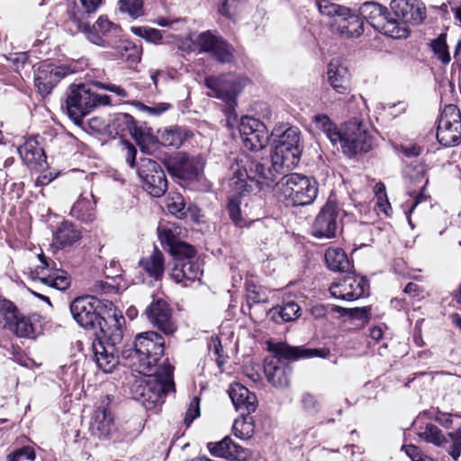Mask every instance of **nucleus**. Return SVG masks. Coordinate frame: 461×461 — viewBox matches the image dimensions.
<instances>
[{"label":"nucleus","instance_id":"obj_33","mask_svg":"<svg viewBox=\"0 0 461 461\" xmlns=\"http://www.w3.org/2000/svg\"><path fill=\"white\" fill-rule=\"evenodd\" d=\"M193 133L185 128L172 126L159 132V140L163 146L175 149L180 148L185 141L192 138Z\"/></svg>","mask_w":461,"mask_h":461},{"label":"nucleus","instance_id":"obj_41","mask_svg":"<svg viewBox=\"0 0 461 461\" xmlns=\"http://www.w3.org/2000/svg\"><path fill=\"white\" fill-rule=\"evenodd\" d=\"M231 192L232 196L229 198L227 204L229 218L237 227L242 228L247 225V220L242 216L240 198L245 194H240L232 190Z\"/></svg>","mask_w":461,"mask_h":461},{"label":"nucleus","instance_id":"obj_9","mask_svg":"<svg viewBox=\"0 0 461 461\" xmlns=\"http://www.w3.org/2000/svg\"><path fill=\"white\" fill-rule=\"evenodd\" d=\"M107 127L110 134L131 136L143 153L153 154L158 149L159 141L153 136L152 130L137 122L130 113L113 114Z\"/></svg>","mask_w":461,"mask_h":461},{"label":"nucleus","instance_id":"obj_12","mask_svg":"<svg viewBox=\"0 0 461 461\" xmlns=\"http://www.w3.org/2000/svg\"><path fill=\"white\" fill-rule=\"evenodd\" d=\"M137 174L143 188L153 197H161L167 190L168 183L161 165L149 158H140Z\"/></svg>","mask_w":461,"mask_h":461},{"label":"nucleus","instance_id":"obj_11","mask_svg":"<svg viewBox=\"0 0 461 461\" xmlns=\"http://www.w3.org/2000/svg\"><path fill=\"white\" fill-rule=\"evenodd\" d=\"M193 44L199 53L209 54L218 63L230 64L234 60V48L217 31L200 32Z\"/></svg>","mask_w":461,"mask_h":461},{"label":"nucleus","instance_id":"obj_57","mask_svg":"<svg viewBox=\"0 0 461 461\" xmlns=\"http://www.w3.org/2000/svg\"><path fill=\"white\" fill-rule=\"evenodd\" d=\"M449 436L452 438V443L449 446L448 453L453 459L456 460L461 455V431L449 433Z\"/></svg>","mask_w":461,"mask_h":461},{"label":"nucleus","instance_id":"obj_59","mask_svg":"<svg viewBox=\"0 0 461 461\" xmlns=\"http://www.w3.org/2000/svg\"><path fill=\"white\" fill-rule=\"evenodd\" d=\"M122 144L124 146L125 149V159L126 162L129 164L131 167H135L138 166L136 164V155H137V149L128 140H123Z\"/></svg>","mask_w":461,"mask_h":461},{"label":"nucleus","instance_id":"obj_3","mask_svg":"<svg viewBox=\"0 0 461 461\" xmlns=\"http://www.w3.org/2000/svg\"><path fill=\"white\" fill-rule=\"evenodd\" d=\"M230 168L233 174L229 179V186L240 194L251 193L254 185L258 189L271 187L282 169L275 167L272 159L258 158L249 154L239 156L235 166Z\"/></svg>","mask_w":461,"mask_h":461},{"label":"nucleus","instance_id":"obj_13","mask_svg":"<svg viewBox=\"0 0 461 461\" xmlns=\"http://www.w3.org/2000/svg\"><path fill=\"white\" fill-rule=\"evenodd\" d=\"M0 318L4 321V329L19 338H34L35 327L32 318L22 314L10 300L0 299Z\"/></svg>","mask_w":461,"mask_h":461},{"label":"nucleus","instance_id":"obj_31","mask_svg":"<svg viewBox=\"0 0 461 461\" xmlns=\"http://www.w3.org/2000/svg\"><path fill=\"white\" fill-rule=\"evenodd\" d=\"M89 195L91 199L81 194L70 211L72 217L85 223L92 222L95 219L96 201L92 193Z\"/></svg>","mask_w":461,"mask_h":461},{"label":"nucleus","instance_id":"obj_56","mask_svg":"<svg viewBox=\"0 0 461 461\" xmlns=\"http://www.w3.org/2000/svg\"><path fill=\"white\" fill-rule=\"evenodd\" d=\"M209 348L212 350L213 354L216 356V363L220 368H222L225 364V359L223 357L222 352L223 348L221 346V342L218 337L212 338L211 344L209 345Z\"/></svg>","mask_w":461,"mask_h":461},{"label":"nucleus","instance_id":"obj_30","mask_svg":"<svg viewBox=\"0 0 461 461\" xmlns=\"http://www.w3.org/2000/svg\"><path fill=\"white\" fill-rule=\"evenodd\" d=\"M139 267L154 281L162 280L165 273V259L163 253L157 248L148 256L141 258Z\"/></svg>","mask_w":461,"mask_h":461},{"label":"nucleus","instance_id":"obj_39","mask_svg":"<svg viewBox=\"0 0 461 461\" xmlns=\"http://www.w3.org/2000/svg\"><path fill=\"white\" fill-rule=\"evenodd\" d=\"M104 1V0H79L80 6L70 14V20L75 23H80L82 20L88 19L103 5Z\"/></svg>","mask_w":461,"mask_h":461},{"label":"nucleus","instance_id":"obj_17","mask_svg":"<svg viewBox=\"0 0 461 461\" xmlns=\"http://www.w3.org/2000/svg\"><path fill=\"white\" fill-rule=\"evenodd\" d=\"M76 72L70 65L57 66L48 60L38 64L34 70V85L41 95L46 96L65 77Z\"/></svg>","mask_w":461,"mask_h":461},{"label":"nucleus","instance_id":"obj_26","mask_svg":"<svg viewBox=\"0 0 461 461\" xmlns=\"http://www.w3.org/2000/svg\"><path fill=\"white\" fill-rule=\"evenodd\" d=\"M205 86L210 90L209 96L222 100L229 106L235 104L238 94V84L225 76L208 77L204 80Z\"/></svg>","mask_w":461,"mask_h":461},{"label":"nucleus","instance_id":"obj_8","mask_svg":"<svg viewBox=\"0 0 461 461\" xmlns=\"http://www.w3.org/2000/svg\"><path fill=\"white\" fill-rule=\"evenodd\" d=\"M274 140L271 158L275 167L291 168L296 166L302 154L301 131L296 126L285 125L275 128L271 133Z\"/></svg>","mask_w":461,"mask_h":461},{"label":"nucleus","instance_id":"obj_32","mask_svg":"<svg viewBox=\"0 0 461 461\" xmlns=\"http://www.w3.org/2000/svg\"><path fill=\"white\" fill-rule=\"evenodd\" d=\"M18 152L28 166L41 165L46 161V155L42 147L39 145L35 139L27 140L18 149Z\"/></svg>","mask_w":461,"mask_h":461},{"label":"nucleus","instance_id":"obj_48","mask_svg":"<svg viewBox=\"0 0 461 461\" xmlns=\"http://www.w3.org/2000/svg\"><path fill=\"white\" fill-rule=\"evenodd\" d=\"M118 6L122 13H126L132 18L144 14L143 0H119Z\"/></svg>","mask_w":461,"mask_h":461},{"label":"nucleus","instance_id":"obj_29","mask_svg":"<svg viewBox=\"0 0 461 461\" xmlns=\"http://www.w3.org/2000/svg\"><path fill=\"white\" fill-rule=\"evenodd\" d=\"M202 274L203 270L198 262L194 259H187L174 263L170 276L176 283H182L185 286H187L188 283L199 280Z\"/></svg>","mask_w":461,"mask_h":461},{"label":"nucleus","instance_id":"obj_27","mask_svg":"<svg viewBox=\"0 0 461 461\" xmlns=\"http://www.w3.org/2000/svg\"><path fill=\"white\" fill-rule=\"evenodd\" d=\"M228 393L235 409L240 412L241 417H249V414L257 410L258 398L256 394L241 384H232Z\"/></svg>","mask_w":461,"mask_h":461},{"label":"nucleus","instance_id":"obj_53","mask_svg":"<svg viewBox=\"0 0 461 461\" xmlns=\"http://www.w3.org/2000/svg\"><path fill=\"white\" fill-rule=\"evenodd\" d=\"M301 404L304 411L310 414H315L319 412L321 405L316 397L310 393H304L301 398Z\"/></svg>","mask_w":461,"mask_h":461},{"label":"nucleus","instance_id":"obj_63","mask_svg":"<svg viewBox=\"0 0 461 461\" xmlns=\"http://www.w3.org/2000/svg\"><path fill=\"white\" fill-rule=\"evenodd\" d=\"M170 108L169 104L161 103L156 106H149V114L153 116H158L162 114L164 112L167 111Z\"/></svg>","mask_w":461,"mask_h":461},{"label":"nucleus","instance_id":"obj_54","mask_svg":"<svg viewBox=\"0 0 461 461\" xmlns=\"http://www.w3.org/2000/svg\"><path fill=\"white\" fill-rule=\"evenodd\" d=\"M244 420L240 422V425L242 426V429H240L238 428L240 421L235 420L232 430L235 435V437L241 438V439H249L251 438V432L252 429H250V421H248L247 419L252 420L250 417H243Z\"/></svg>","mask_w":461,"mask_h":461},{"label":"nucleus","instance_id":"obj_5","mask_svg":"<svg viewBox=\"0 0 461 461\" xmlns=\"http://www.w3.org/2000/svg\"><path fill=\"white\" fill-rule=\"evenodd\" d=\"M122 342L115 346L118 357L116 366L122 360L125 366L142 375L153 372L164 355V338L156 331L140 333L132 342L120 347Z\"/></svg>","mask_w":461,"mask_h":461},{"label":"nucleus","instance_id":"obj_62","mask_svg":"<svg viewBox=\"0 0 461 461\" xmlns=\"http://www.w3.org/2000/svg\"><path fill=\"white\" fill-rule=\"evenodd\" d=\"M421 148L418 145H411V146H401V151L407 157V158H414L418 157L421 153Z\"/></svg>","mask_w":461,"mask_h":461},{"label":"nucleus","instance_id":"obj_51","mask_svg":"<svg viewBox=\"0 0 461 461\" xmlns=\"http://www.w3.org/2000/svg\"><path fill=\"white\" fill-rule=\"evenodd\" d=\"M36 457L34 448L31 446H23L14 448L7 456V461H33Z\"/></svg>","mask_w":461,"mask_h":461},{"label":"nucleus","instance_id":"obj_46","mask_svg":"<svg viewBox=\"0 0 461 461\" xmlns=\"http://www.w3.org/2000/svg\"><path fill=\"white\" fill-rule=\"evenodd\" d=\"M432 50L435 56L443 64H448L450 62V55L448 52V47L446 41V34H440L437 39L433 40L430 43Z\"/></svg>","mask_w":461,"mask_h":461},{"label":"nucleus","instance_id":"obj_25","mask_svg":"<svg viewBox=\"0 0 461 461\" xmlns=\"http://www.w3.org/2000/svg\"><path fill=\"white\" fill-rule=\"evenodd\" d=\"M77 24L90 42L101 47H110L111 43L107 39L108 35L120 31L119 25L112 23L107 17L103 15L93 25L86 23L85 20Z\"/></svg>","mask_w":461,"mask_h":461},{"label":"nucleus","instance_id":"obj_4","mask_svg":"<svg viewBox=\"0 0 461 461\" xmlns=\"http://www.w3.org/2000/svg\"><path fill=\"white\" fill-rule=\"evenodd\" d=\"M269 350L272 355L265 358L264 373L267 381L276 388H286L290 385L293 368L288 361L315 357L325 358L330 355L327 348L293 347L285 342L270 345Z\"/></svg>","mask_w":461,"mask_h":461},{"label":"nucleus","instance_id":"obj_34","mask_svg":"<svg viewBox=\"0 0 461 461\" xmlns=\"http://www.w3.org/2000/svg\"><path fill=\"white\" fill-rule=\"evenodd\" d=\"M324 258L328 268L334 272H348L351 268L348 256L342 249H328L325 252Z\"/></svg>","mask_w":461,"mask_h":461},{"label":"nucleus","instance_id":"obj_61","mask_svg":"<svg viewBox=\"0 0 461 461\" xmlns=\"http://www.w3.org/2000/svg\"><path fill=\"white\" fill-rule=\"evenodd\" d=\"M92 99L94 103V109L98 106H105L111 104V98L106 95H98L92 91Z\"/></svg>","mask_w":461,"mask_h":461},{"label":"nucleus","instance_id":"obj_35","mask_svg":"<svg viewBox=\"0 0 461 461\" xmlns=\"http://www.w3.org/2000/svg\"><path fill=\"white\" fill-rule=\"evenodd\" d=\"M272 320L276 322H289L297 320L301 316V308L294 301L283 303L270 310Z\"/></svg>","mask_w":461,"mask_h":461},{"label":"nucleus","instance_id":"obj_16","mask_svg":"<svg viewBox=\"0 0 461 461\" xmlns=\"http://www.w3.org/2000/svg\"><path fill=\"white\" fill-rule=\"evenodd\" d=\"M330 292L335 298L354 301L369 294V281L366 276L349 270L346 276L332 283Z\"/></svg>","mask_w":461,"mask_h":461},{"label":"nucleus","instance_id":"obj_20","mask_svg":"<svg viewBox=\"0 0 461 461\" xmlns=\"http://www.w3.org/2000/svg\"><path fill=\"white\" fill-rule=\"evenodd\" d=\"M339 208L336 202L328 200L315 217L311 233L317 239H333L339 228Z\"/></svg>","mask_w":461,"mask_h":461},{"label":"nucleus","instance_id":"obj_52","mask_svg":"<svg viewBox=\"0 0 461 461\" xmlns=\"http://www.w3.org/2000/svg\"><path fill=\"white\" fill-rule=\"evenodd\" d=\"M252 456V452L247 447H243L238 444H235L231 440V449L229 453V460L236 461H249Z\"/></svg>","mask_w":461,"mask_h":461},{"label":"nucleus","instance_id":"obj_37","mask_svg":"<svg viewBox=\"0 0 461 461\" xmlns=\"http://www.w3.org/2000/svg\"><path fill=\"white\" fill-rule=\"evenodd\" d=\"M54 240L60 248L70 246L80 239V231L73 223L64 221L54 233Z\"/></svg>","mask_w":461,"mask_h":461},{"label":"nucleus","instance_id":"obj_10","mask_svg":"<svg viewBox=\"0 0 461 461\" xmlns=\"http://www.w3.org/2000/svg\"><path fill=\"white\" fill-rule=\"evenodd\" d=\"M339 142L343 154L353 158L371 151L375 139L367 123L353 118L344 123Z\"/></svg>","mask_w":461,"mask_h":461},{"label":"nucleus","instance_id":"obj_64","mask_svg":"<svg viewBox=\"0 0 461 461\" xmlns=\"http://www.w3.org/2000/svg\"><path fill=\"white\" fill-rule=\"evenodd\" d=\"M376 205L380 209V211L383 212L384 214H390L389 212L392 211V206L389 203L387 196H385L384 198L377 199Z\"/></svg>","mask_w":461,"mask_h":461},{"label":"nucleus","instance_id":"obj_19","mask_svg":"<svg viewBox=\"0 0 461 461\" xmlns=\"http://www.w3.org/2000/svg\"><path fill=\"white\" fill-rule=\"evenodd\" d=\"M66 110L76 123H80L94 110L91 89L85 84L71 85L67 92Z\"/></svg>","mask_w":461,"mask_h":461},{"label":"nucleus","instance_id":"obj_28","mask_svg":"<svg viewBox=\"0 0 461 461\" xmlns=\"http://www.w3.org/2000/svg\"><path fill=\"white\" fill-rule=\"evenodd\" d=\"M327 77L329 84L336 93L344 95L350 94V74L346 67L330 61L328 65Z\"/></svg>","mask_w":461,"mask_h":461},{"label":"nucleus","instance_id":"obj_38","mask_svg":"<svg viewBox=\"0 0 461 461\" xmlns=\"http://www.w3.org/2000/svg\"><path fill=\"white\" fill-rule=\"evenodd\" d=\"M331 312H338L341 316H348L352 321H357L358 325H364L368 322L371 315V307H356V308H344L338 305L330 307Z\"/></svg>","mask_w":461,"mask_h":461},{"label":"nucleus","instance_id":"obj_2","mask_svg":"<svg viewBox=\"0 0 461 461\" xmlns=\"http://www.w3.org/2000/svg\"><path fill=\"white\" fill-rule=\"evenodd\" d=\"M107 305L92 295L75 298L69 306L75 321L82 328L95 332L92 348L97 366L104 373H111L118 362L116 344L123 339L122 325L125 319L114 312L107 320L103 310Z\"/></svg>","mask_w":461,"mask_h":461},{"label":"nucleus","instance_id":"obj_21","mask_svg":"<svg viewBox=\"0 0 461 461\" xmlns=\"http://www.w3.org/2000/svg\"><path fill=\"white\" fill-rule=\"evenodd\" d=\"M113 396L107 394L101 397L99 404L95 407L89 424L92 436L100 439H109L115 431L113 416L110 410Z\"/></svg>","mask_w":461,"mask_h":461},{"label":"nucleus","instance_id":"obj_43","mask_svg":"<svg viewBox=\"0 0 461 461\" xmlns=\"http://www.w3.org/2000/svg\"><path fill=\"white\" fill-rule=\"evenodd\" d=\"M246 299L249 308L253 304L267 303L268 297L261 286L255 285L253 282H246Z\"/></svg>","mask_w":461,"mask_h":461},{"label":"nucleus","instance_id":"obj_15","mask_svg":"<svg viewBox=\"0 0 461 461\" xmlns=\"http://www.w3.org/2000/svg\"><path fill=\"white\" fill-rule=\"evenodd\" d=\"M167 171L182 180H197L203 172L204 161L201 156L177 152L165 160Z\"/></svg>","mask_w":461,"mask_h":461},{"label":"nucleus","instance_id":"obj_49","mask_svg":"<svg viewBox=\"0 0 461 461\" xmlns=\"http://www.w3.org/2000/svg\"><path fill=\"white\" fill-rule=\"evenodd\" d=\"M167 209L171 214L180 220L185 219L190 211V207H186L185 203L184 197L178 194L170 198Z\"/></svg>","mask_w":461,"mask_h":461},{"label":"nucleus","instance_id":"obj_7","mask_svg":"<svg viewBox=\"0 0 461 461\" xmlns=\"http://www.w3.org/2000/svg\"><path fill=\"white\" fill-rule=\"evenodd\" d=\"M277 194L290 206L312 204L319 191L318 182L298 173L283 176L275 185Z\"/></svg>","mask_w":461,"mask_h":461},{"label":"nucleus","instance_id":"obj_18","mask_svg":"<svg viewBox=\"0 0 461 461\" xmlns=\"http://www.w3.org/2000/svg\"><path fill=\"white\" fill-rule=\"evenodd\" d=\"M158 239L162 245L168 247L175 263L183 262L187 259H194L196 250L194 246L180 240L181 228L174 223L158 228Z\"/></svg>","mask_w":461,"mask_h":461},{"label":"nucleus","instance_id":"obj_14","mask_svg":"<svg viewBox=\"0 0 461 461\" xmlns=\"http://www.w3.org/2000/svg\"><path fill=\"white\" fill-rule=\"evenodd\" d=\"M437 140L445 147L457 145L461 140V113L455 104L443 109L437 128Z\"/></svg>","mask_w":461,"mask_h":461},{"label":"nucleus","instance_id":"obj_6","mask_svg":"<svg viewBox=\"0 0 461 461\" xmlns=\"http://www.w3.org/2000/svg\"><path fill=\"white\" fill-rule=\"evenodd\" d=\"M153 371V374L144 375L146 377L143 380L135 382L131 386L133 398L147 410L161 406L167 393L175 392L172 365L167 362L158 367L155 366Z\"/></svg>","mask_w":461,"mask_h":461},{"label":"nucleus","instance_id":"obj_58","mask_svg":"<svg viewBox=\"0 0 461 461\" xmlns=\"http://www.w3.org/2000/svg\"><path fill=\"white\" fill-rule=\"evenodd\" d=\"M402 450L411 459V461H425L429 456L424 455L422 451L415 445H402Z\"/></svg>","mask_w":461,"mask_h":461},{"label":"nucleus","instance_id":"obj_60","mask_svg":"<svg viewBox=\"0 0 461 461\" xmlns=\"http://www.w3.org/2000/svg\"><path fill=\"white\" fill-rule=\"evenodd\" d=\"M94 85L98 88L114 93L121 97H128V93L120 86H116L113 84H104L102 82H95Z\"/></svg>","mask_w":461,"mask_h":461},{"label":"nucleus","instance_id":"obj_42","mask_svg":"<svg viewBox=\"0 0 461 461\" xmlns=\"http://www.w3.org/2000/svg\"><path fill=\"white\" fill-rule=\"evenodd\" d=\"M417 435L425 442L432 443L438 447H441L447 442L441 429L432 423H427L424 429L422 431H419Z\"/></svg>","mask_w":461,"mask_h":461},{"label":"nucleus","instance_id":"obj_24","mask_svg":"<svg viewBox=\"0 0 461 461\" xmlns=\"http://www.w3.org/2000/svg\"><path fill=\"white\" fill-rule=\"evenodd\" d=\"M148 321L166 335H172L176 330L173 318V309L162 298H154L145 310Z\"/></svg>","mask_w":461,"mask_h":461},{"label":"nucleus","instance_id":"obj_44","mask_svg":"<svg viewBox=\"0 0 461 461\" xmlns=\"http://www.w3.org/2000/svg\"><path fill=\"white\" fill-rule=\"evenodd\" d=\"M427 176V169L425 166L419 165L412 168L411 172L409 173V176L411 180L414 183H420L423 180H425V184L421 187V190L420 194L416 196L415 201L412 203L409 212H412L416 206L420 203V201L423 199L422 192L426 187V185L428 184V179L426 178Z\"/></svg>","mask_w":461,"mask_h":461},{"label":"nucleus","instance_id":"obj_1","mask_svg":"<svg viewBox=\"0 0 461 461\" xmlns=\"http://www.w3.org/2000/svg\"><path fill=\"white\" fill-rule=\"evenodd\" d=\"M317 6L322 15L334 17L333 26L347 39L360 37L366 20L379 33L393 40H405L411 33L409 24L418 25L427 16L421 0H391L389 8L378 2H365L359 7V14L329 0L318 1Z\"/></svg>","mask_w":461,"mask_h":461},{"label":"nucleus","instance_id":"obj_40","mask_svg":"<svg viewBox=\"0 0 461 461\" xmlns=\"http://www.w3.org/2000/svg\"><path fill=\"white\" fill-rule=\"evenodd\" d=\"M115 50L120 59L124 61L131 63L140 61L142 49L131 41H121L116 45Z\"/></svg>","mask_w":461,"mask_h":461},{"label":"nucleus","instance_id":"obj_23","mask_svg":"<svg viewBox=\"0 0 461 461\" xmlns=\"http://www.w3.org/2000/svg\"><path fill=\"white\" fill-rule=\"evenodd\" d=\"M38 258L41 266L36 268L33 279L59 291H65L70 286L71 276L67 271L58 268L57 264L50 261L43 253L39 254Z\"/></svg>","mask_w":461,"mask_h":461},{"label":"nucleus","instance_id":"obj_45","mask_svg":"<svg viewBox=\"0 0 461 461\" xmlns=\"http://www.w3.org/2000/svg\"><path fill=\"white\" fill-rule=\"evenodd\" d=\"M131 32L149 43L158 44L163 39L161 31L148 26H133Z\"/></svg>","mask_w":461,"mask_h":461},{"label":"nucleus","instance_id":"obj_22","mask_svg":"<svg viewBox=\"0 0 461 461\" xmlns=\"http://www.w3.org/2000/svg\"><path fill=\"white\" fill-rule=\"evenodd\" d=\"M239 131L244 147L251 151L261 150L268 143V130L258 119L249 116L241 118Z\"/></svg>","mask_w":461,"mask_h":461},{"label":"nucleus","instance_id":"obj_50","mask_svg":"<svg viewBox=\"0 0 461 461\" xmlns=\"http://www.w3.org/2000/svg\"><path fill=\"white\" fill-rule=\"evenodd\" d=\"M248 0H221L219 13L224 16H234L243 8Z\"/></svg>","mask_w":461,"mask_h":461},{"label":"nucleus","instance_id":"obj_36","mask_svg":"<svg viewBox=\"0 0 461 461\" xmlns=\"http://www.w3.org/2000/svg\"><path fill=\"white\" fill-rule=\"evenodd\" d=\"M315 129L322 131L330 141L335 145L341 140L342 131L338 130L335 122L325 113H319L312 118Z\"/></svg>","mask_w":461,"mask_h":461},{"label":"nucleus","instance_id":"obj_47","mask_svg":"<svg viewBox=\"0 0 461 461\" xmlns=\"http://www.w3.org/2000/svg\"><path fill=\"white\" fill-rule=\"evenodd\" d=\"M231 440L229 436H226L218 442L207 443V448L213 456L228 459L230 450L231 449Z\"/></svg>","mask_w":461,"mask_h":461},{"label":"nucleus","instance_id":"obj_55","mask_svg":"<svg viewBox=\"0 0 461 461\" xmlns=\"http://www.w3.org/2000/svg\"><path fill=\"white\" fill-rule=\"evenodd\" d=\"M200 415V400L198 397H194L189 404L185 412L184 420L185 424L189 427L193 420Z\"/></svg>","mask_w":461,"mask_h":461}]
</instances>
